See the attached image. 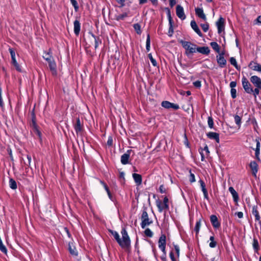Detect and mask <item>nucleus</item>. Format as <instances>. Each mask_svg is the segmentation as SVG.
<instances>
[{"instance_id": "680f3d73", "label": "nucleus", "mask_w": 261, "mask_h": 261, "mask_svg": "<svg viewBox=\"0 0 261 261\" xmlns=\"http://www.w3.org/2000/svg\"><path fill=\"white\" fill-rule=\"evenodd\" d=\"M202 192L203 193L204 198H205L206 199H208V193H207V190H203V191H202Z\"/></svg>"}, {"instance_id": "49530a36", "label": "nucleus", "mask_w": 261, "mask_h": 261, "mask_svg": "<svg viewBox=\"0 0 261 261\" xmlns=\"http://www.w3.org/2000/svg\"><path fill=\"white\" fill-rule=\"evenodd\" d=\"M168 198L167 197H165L164 198V201L163 204H164V207L166 210H168L169 208V205L168 204Z\"/></svg>"}, {"instance_id": "b1692460", "label": "nucleus", "mask_w": 261, "mask_h": 261, "mask_svg": "<svg viewBox=\"0 0 261 261\" xmlns=\"http://www.w3.org/2000/svg\"><path fill=\"white\" fill-rule=\"evenodd\" d=\"M43 58L47 62L53 60V58L51 55L50 52L44 51L43 55Z\"/></svg>"}, {"instance_id": "ea45409f", "label": "nucleus", "mask_w": 261, "mask_h": 261, "mask_svg": "<svg viewBox=\"0 0 261 261\" xmlns=\"http://www.w3.org/2000/svg\"><path fill=\"white\" fill-rule=\"evenodd\" d=\"M200 225H201L200 221H197V222L196 223V225L195 226V228H194V230L196 231V234H197L199 232Z\"/></svg>"}, {"instance_id": "9d476101", "label": "nucleus", "mask_w": 261, "mask_h": 261, "mask_svg": "<svg viewBox=\"0 0 261 261\" xmlns=\"http://www.w3.org/2000/svg\"><path fill=\"white\" fill-rule=\"evenodd\" d=\"M217 62L221 67L224 66L226 63V61L224 59V55L223 54H220L217 56Z\"/></svg>"}, {"instance_id": "1a4fd4ad", "label": "nucleus", "mask_w": 261, "mask_h": 261, "mask_svg": "<svg viewBox=\"0 0 261 261\" xmlns=\"http://www.w3.org/2000/svg\"><path fill=\"white\" fill-rule=\"evenodd\" d=\"M207 137L210 139L215 140L217 143H219V134L214 132H209L206 134Z\"/></svg>"}, {"instance_id": "864d4df0", "label": "nucleus", "mask_w": 261, "mask_h": 261, "mask_svg": "<svg viewBox=\"0 0 261 261\" xmlns=\"http://www.w3.org/2000/svg\"><path fill=\"white\" fill-rule=\"evenodd\" d=\"M199 182L200 184V186H201V189H202V191H203V190H206V188H205V184L204 182V181L202 180H199Z\"/></svg>"}, {"instance_id": "8fccbe9b", "label": "nucleus", "mask_w": 261, "mask_h": 261, "mask_svg": "<svg viewBox=\"0 0 261 261\" xmlns=\"http://www.w3.org/2000/svg\"><path fill=\"white\" fill-rule=\"evenodd\" d=\"M70 1L71 2V4L73 6L75 10L76 11H77V10L79 9V6H78L77 2L75 0H70Z\"/></svg>"}, {"instance_id": "2f4dec72", "label": "nucleus", "mask_w": 261, "mask_h": 261, "mask_svg": "<svg viewBox=\"0 0 261 261\" xmlns=\"http://www.w3.org/2000/svg\"><path fill=\"white\" fill-rule=\"evenodd\" d=\"M171 102L168 101H163L162 102V106L166 109L171 108Z\"/></svg>"}, {"instance_id": "e433bc0d", "label": "nucleus", "mask_w": 261, "mask_h": 261, "mask_svg": "<svg viewBox=\"0 0 261 261\" xmlns=\"http://www.w3.org/2000/svg\"><path fill=\"white\" fill-rule=\"evenodd\" d=\"M9 50L10 53L11 54L12 62L16 61L15 53L14 50L11 48H10Z\"/></svg>"}, {"instance_id": "473e14b6", "label": "nucleus", "mask_w": 261, "mask_h": 261, "mask_svg": "<svg viewBox=\"0 0 261 261\" xmlns=\"http://www.w3.org/2000/svg\"><path fill=\"white\" fill-rule=\"evenodd\" d=\"M234 120L237 125L238 126H240L241 124V118L239 116L236 115L234 116Z\"/></svg>"}, {"instance_id": "774afa93", "label": "nucleus", "mask_w": 261, "mask_h": 261, "mask_svg": "<svg viewBox=\"0 0 261 261\" xmlns=\"http://www.w3.org/2000/svg\"><path fill=\"white\" fill-rule=\"evenodd\" d=\"M161 259L163 261H166V254H164L161 256Z\"/></svg>"}, {"instance_id": "f8f14e48", "label": "nucleus", "mask_w": 261, "mask_h": 261, "mask_svg": "<svg viewBox=\"0 0 261 261\" xmlns=\"http://www.w3.org/2000/svg\"><path fill=\"white\" fill-rule=\"evenodd\" d=\"M195 13L200 18L204 20H205L206 19V16L203 12V10L202 8H195Z\"/></svg>"}, {"instance_id": "09e8293b", "label": "nucleus", "mask_w": 261, "mask_h": 261, "mask_svg": "<svg viewBox=\"0 0 261 261\" xmlns=\"http://www.w3.org/2000/svg\"><path fill=\"white\" fill-rule=\"evenodd\" d=\"M230 63L233 65L234 66H235L237 68V61H236V60L233 57H231L230 59Z\"/></svg>"}, {"instance_id": "412c9836", "label": "nucleus", "mask_w": 261, "mask_h": 261, "mask_svg": "<svg viewBox=\"0 0 261 261\" xmlns=\"http://www.w3.org/2000/svg\"><path fill=\"white\" fill-rule=\"evenodd\" d=\"M166 236L164 234H162L159 238V247L166 246Z\"/></svg>"}, {"instance_id": "338daca9", "label": "nucleus", "mask_w": 261, "mask_h": 261, "mask_svg": "<svg viewBox=\"0 0 261 261\" xmlns=\"http://www.w3.org/2000/svg\"><path fill=\"white\" fill-rule=\"evenodd\" d=\"M161 250L162 251L163 253L164 254H166V246H161V247H159Z\"/></svg>"}, {"instance_id": "5701e85b", "label": "nucleus", "mask_w": 261, "mask_h": 261, "mask_svg": "<svg viewBox=\"0 0 261 261\" xmlns=\"http://www.w3.org/2000/svg\"><path fill=\"white\" fill-rule=\"evenodd\" d=\"M48 65L50 70L52 71L53 73H55L56 72V64L54 59L48 62Z\"/></svg>"}, {"instance_id": "6ab92c4d", "label": "nucleus", "mask_w": 261, "mask_h": 261, "mask_svg": "<svg viewBox=\"0 0 261 261\" xmlns=\"http://www.w3.org/2000/svg\"><path fill=\"white\" fill-rule=\"evenodd\" d=\"M133 177L137 185H140L142 184V176L140 174L133 173Z\"/></svg>"}, {"instance_id": "f257e3e1", "label": "nucleus", "mask_w": 261, "mask_h": 261, "mask_svg": "<svg viewBox=\"0 0 261 261\" xmlns=\"http://www.w3.org/2000/svg\"><path fill=\"white\" fill-rule=\"evenodd\" d=\"M109 231L113 236L121 248L127 249L129 247L130 245V240L125 228H123L121 231L122 238V240L120 239L119 234L117 232L112 230H109Z\"/></svg>"}, {"instance_id": "9b49d317", "label": "nucleus", "mask_w": 261, "mask_h": 261, "mask_svg": "<svg viewBox=\"0 0 261 261\" xmlns=\"http://www.w3.org/2000/svg\"><path fill=\"white\" fill-rule=\"evenodd\" d=\"M210 49L208 47H196V52L200 53L203 55H208L210 53Z\"/></svg>"}, {"instance_id": "de8ad7c7", "label": "nucleus", "mask_w": 261, "mask_h": 261, "mask_svg": "<svg viewBox=\"0 0 261 261\" xmlns=\"http://www.w3.org/2000/svg\"><path fill=\"white\" fill-rule=\"evenodd\" d=\"M0 250H1L2 252H3V253H5V254H6V253H7V248H6V247L5 246V245L3 244H3H0Z\"/></svg>"}, {"instance_id": "c03bdc74", "label": "nucleus", "mask_w": 261, "mask_h": 261, "mask_svg": "<svg viewBox=\"0 0 261 261\" xmlns=\"http://www.w3.org/2000/svg\"><path fill=\"white\" fill-rule=\"evenodd\" d=\"M12 63L17 70H18L19 71H21L20 66L18 64V63L16 62V60L14 61H12Z\"/></svg>"}, {"instance_id": "603ef678", "label": "nucleus", "mask_w": 261, "mask_h": 261, "mask_svg": "<svg viewBox=\"0 0 261 261\" xmlns=\"http://www.w3.org/2000/svg\"><path fill=\"white\" fill-rule=\"evenodd\" d=\"M251 82H261L259 78L256 76H253L251 78Z\"/></svg>"}, {"instance_id": "f03ea898", "label": "nucleus", "mask_w": 261, "mask_h": 261, "mask_svg": "<svg viewBox=\"0 0 261 261\" xmlns=\"http://www.w3.org/2000/svg\"><path fill=\"white\" fill-rule=\"evenodd\" d=\"M182 47L186 50V54L188 56L196 53V48L197 45L189 41H186L182 40L179 41Z\"/></svg>"}, {"instance_id": "aec40b11", "label": "nucleus", "mask_w": 261, "mask_h": 261, "mask_svg": "<svg viewBox=\"0 0 261 261\" xmlns=\"http://www.w3.org/2000/svg\"><path fill=\"white\" fill-rule=\"evenodd\" d=\"M257 208V206H253L252 207V213L253 215L255 217V221L260 222V217L259 216V213Z\"/></svg>"}, {"instance_id": "6e6552de", "label": "nucleus", "mask_w": 261, "mask_h": 261, "mask_svg": "<svg viewBox=\"0 0 261 261\" xmlns=\"http://www.w3.org/2000/svg\"><path fill=\"white\" fill-rule=\"evenodd\" d=\"M249 67L250 69L261 72V65L254 61H251Z\"/></svg>"}, {"instance_id": "0e129e2a", "label": "nucleus", "mask_w": 261, "mask_h": 261, "mask_svg": "<svg viewBox=\"0 0 261 261\" xmlns=\"http://www.w3.org/2000/svg\"><path fill=\"white\" fill-rule=\"evenodd\" d=\"M170 257L172 261H176L175 258L174 257V253L172 251L170 253Z\"/></svg>"}, {"instance_id": "7ed1b4c3", "label": "nucleus", "mask_w": 261, "mask_h": 261, "mask_svg": "<svg viewBox=\"0 0 261 261\" xmlns=\"http://www.w3.org/2000/svg\"><path fill=\"white\" fill-rule=\"evenodd\" d=\"M141 219L142 220L141 225L142 228H145L147 226L149 225L152 223V221L149 219L148 214L146 212V208H144Z\"/></svg>"}, {"instance_id": "bb28decb", "label": "nucleus", "mask_w": 261, "mask_h": 261, "mask_svg": "<svg viewBox=\"0 0 261 261\" xmlns=\"http://www.w3.org/2000/svg\"><path fill=\"white\" fill-rule=\"evenodd\" d=\"M156 206L160 212H162L163 210L166 209L164 207V204L160 200H156Z\"/></svg>"}, {"instance_id": "dca6fc26", "label": "nucleus", "mask_w": 261, "mask_h": 261, "mask_svg": "<svg viewBox=\"0 0 261 261\" xmlns=\"http://www.w3.org/2000/svg\"><path fill=\"white\" fill-rule=\"evenodd\" d=\"M74 24V33L77 36L79 35L81 30V24L79 20H75L73 23Z\"/></svg>"}, {"instance_id": "7c9ffc66", "label": "nucleus", "mask_w": 261, "mask_h": 261, "mask_svg": "<svg viewBox=\"0 0 261 261\" xmlns=\"http://www.w3.org/2000/svg\"><path fill=\"white\" fill-rule=\"evenodd\" d=\"M134 28L138 34H140L141 33V26L139 23L134 24Z\"/></svg>"}, {"instance_id": "cd10ccee", "label": "nucleus", "mask_w": 261, "mask_h": 261, "mask_svg": "<svg viewBox=\"0 0 261 261\" xmlns=\"http://www.w3.org/2000/svg\"><path fill=\"white\" fill-rule=\"evenodd\" d=\"M9 186L10 187L13 189L15 190L17 189V184L15 180L13 178H10L9 180Z\"/></svg>"}, {"instance_id": "c9c22d12", "label": "nucleus", "mask_w": 261, "mask_h": 261, "mask_svg": "<svg viewBox=\"0 0 261 261\" xmlns=\"http://www.w3.org/2000/svg\"><path fill=\"white\" fill-rule=\"evenodd\" d=\"M144 233L146 236L150 238L153 236V233L149 228L146 229L144 231Z\"/></svg>"}, {"instance_id": "3c124183", "label": "nucleus", "mask_w": 261, "mask_h": 261, "mask_svg": "<svg viewBox=\"0 0 261 261\" xmlns=\"http://www.w3.org/2000/svg\"><path fill=\"white\" fill-rule=\"evenodd\" d=\"M159 191L161 193H166V190L163 185H161L160 186Z\"/></svg>"}, {"instance_id": "a19ab883", "label": "nucleus", "mask_w": 261, "mask_h": 261, "mask_svg": "<svg viewBox=\"0 0 261 261\" xmlns=\"http://www.w3.org/2000/svg\"><path fill=\"white\" fill-rule=\"evenodd\" d=\"M190 176H189V180L191 182H193L195 181V175L193 173L191 172V170H190Z\"/></svg>"}, {"instance_id": "58836bf2", "label": "nucleus", "mask_w": 261, "mask_h": 261, "mask_svg": "<svg viewBox=\"0 0 261 261\" xmlns=\"http://www.w3.org/2000/svg\"><path fill=\"white\" fill-rule=\"evenodd\" d=\"M208 125L211 128H212L214 126V122L213 119L212 117H208Z\"/></svg>"}, {"instance_id": "4468645a", "label": "nucleus", "mask_w": 261, "mask_h": 261, "mask_svg": "<svg viewBox=\"0 0 261 261\" xmlns=\"http://www.w3.org/2000/svg\"><path fill=\"white\" fill-rule=\"evenodd\" d=\"M243 88L245 91L249 94H252L253 92V88L252 87L250 83H242Z\"/></svg>"}, {"instance_id": "37998d69", "label": "nucleus", "mask_w": 261, "mask_h": 261, "mask_svg": "<svg viewBox=\"0 0 261 261\" xmlns=\"http://www.w3.org/2000/svg\"><path fill=\"white\" fill-rule=\"evenodd\" d=\"M119 177L120 178V181L122 183H124L125 181V178H124V173L123 172H120Z\"/></svg>"}, {"instance_id": "13d9d810", "label": "nucleus", "mask_w": 261, "mask_h": 261, "mask_svg": "<svg viewBox=\"0 0 261 261\" xmlns=\"http://www.w3.org/2000/svg\"><path fill=\"white\" fill-rule=\"evenodd\" d=\"M252 93L253 94L255 98H256V95L259 94L258 88L257 87V88H255L254 90H253V92Z\"/></svg>"}, {"instance_id": "20e7f679", "label": "nucleus", "mask_w": 261, "mask_h": 261, "mask_svg": "<svg viewBox=\"0 0 261 261\" xmlns=\"http://www.w3.org/2000/svg\"><path fill=\"white\" fill-rule=\"evenodd\" d=\"M176 13L177 16L181 20L186 18V15L184 13V8L180 5H178L176 6Z\"/></svg>"}, {"instance_id": "393cba45", "label": "nucleus", "mask_w": 261, "mask_h": 261, "mask_svg": "<svg viewBox=\"0 0 261 261\" xmlns=\"http://www.w3.org/2000/svg\"><path fill=\"white\" fill-rule=\"evenodd\" d=\"M252 246L255 252L257 253L259 249V247L258 241L255 237L253 238V240Z\"/></svg>"}, {"instance_id": "79ce46f5", "label": "nucleus", "mask_w": 261, "mask_h": 261, "mask_svg": "<svg viewBox=\"0 0 261 261\" xmlns=\"http://www.w3.org/2000/svg\"><path fill=\"white\" fill-rule=\"evenodd\" d=\"M201 27L204 32H206L208 30L209 25L207 23L201 24Z\"/></svg>"}, {"instance_id": "c85d7f7f", "label": "nucleus", "mask_w": 261, "mask_h": 261, "mask_svg": "<svg viewBox=\"0 0 261 261\" xmlns=\"http://www.w3.org/2000/svg\"><path fill=\"white\" fill-rule=\"evenodd\" d=\"M211 46L213 48L214 50H215L217 53L220 52V47L218 43L216 42H212L211 43Z\"/></svg>"}, {"instance_id": "39448f33", "label": "nucleus", "mask_w": 261, "mask_h": 261, "mask_svg": "<svg viewBox=\"0 0 261 261\" xmlns=\"http://www.w3.org/2000/svg\"><path fill=\"white\" fill-rule=\"evenodd\" d=\"M224 23L225 20L222 17H220L216 23V25L218 28V32L219 34L224 30Z\"/></svg>"}, {"instance_id": "bf43d9fd", "label": "nucleus", "mask_w": 261, "mask_h": 261, "mask_svg": "<svg viewBox=\"0 0 261 261\" xmlns=\"http://www.w3.org/2000/svg\"><path fill=\"white\" fill-rule=\"evenodd\" d=\"M236 215H237L239 218H242L243 217V213L241 212H238L236 213Z\"/></svg>"}, {"instance_id": "c756f323", "label": "nucleus", "mask_w": 261, "mask_h": 261, "mask_svg": "<svg viewBox=\"0 0 261 261\" xmlns=\"http://www.w3.org/2000/svg\"><path fill=\"white\" fill-rule=\"evenodd\" d=\"M150 36L149 34L147 36V39H146V48L147 51H149L150 50Z\"/></svg>"}, {"instance_id": "a878e982", "label": "nucleus", "mask_w": 261, "mask_h": 261, "mask_svg": "<svg viewBox=\"0 0 261 261\" xmlns=\"http://www.w3.org/2000/svg\"><path fill=\"white\" fill-rule=\"evenodd\" d=\"M92 36L94 39V42H95L94 47L95 48H97L98 47V46H99V45L100 44H101V40L100 39L99 37L96 36L93 34H92Z\"/></svg>"}, {"instance_id": "0eeeda50", "label": "nucleus", "mask_w": 261, "mask_h": 261, "mask_svg": "<svg viewBox=\"0 0 261 261\" xmlns=\"http://www.w3.org/2000/svg\"><path fill=\"white\" fill-rule=\"evenodd\" d=\"M75 130L77 134H80L83 129V123L81 122L79 117L76 118V122L74 125Z\"/></svg>"}, {"instance_id": "f704fd0d", "label": "nucleus", "mask_w": 261, "mask_h": 261, "mask_svg": "<svg viewBox=\"0 0 261 261\" xmlns=\"http://www.w3.org/2000/svg\"><path fill=\"white\" fill-rule=\"evenodd\" d=\"M148 58H149L150 62L152 63V65L154 66H156L157 65L156 61L153 58L152 55L151 54H148Z\"/></svg>"}, {"instance_id": "052dcab7", "label": "nucleus", "mask_w": 261, "mask_h": 261, "mask_svg": "<svg viewBox=\"0 0 261 261\" xmlns=\"http://www.w3.org/2000/svg\"><path fill=\"white\" fill-rule=\"evenodd\" d=\"M217 242H211L209 246L211 248H215L216 246Z\"/></svg>"}, {"instance_id": "e2e57ef3", "label": "nucleus", "mask_w": 261, "mask_h": 261, "mask_svg": "<svg viewBox=\"0 0 261 261\" xmlns=\"http://www.w3.org/2000/svg\"><path fill=\"white\" fill-rule=\"evenodd\" d=\"M174 248L177 253V256H178L179 255V248L177 245H174Z\"/></svg>"}, {"instance_id": "4d7b16f0", "label": "nucleus", "mask_w": 261, "mask_h": 261, "mask_svg": "<svg viewBox=\"0 0 261 261\" xmlns=\"http://www.w3.org/2000/svg\"><path fill=\"white\" fill-rule=\"evenodd\" d=\"M127 16L126 14L125 13V14H120V15H119L118 16H117V20H120V19H123L124 17H125L126 16Z\"/></svg>"}, {"instance_id": "2eb2a0df", "label": "nucleus", "mask_w": 261, "mask_h": 261, "mask_svg": "<svg viewBox=\"0 0 261 261\" xmlns=\"http://www.w3.org/2000/svg\"><path fill=\"white\" fill-rule=\"evenodd\" d=\"M191 26L194 31L199 36H202V34L197 26L196 22L194 20H192L191 22Z\"/></svg>"}, {"instance_id": "6e6d98bb", "label": "nucleus", "mask_w": 261, "mask_h": 261, "mask_svg": "<svg viewBox=\"0 0 261 261\" xmlns=\"http://www.w3.org/2000/svg\"><path fill=\"white\" fill-rule=\"evenodd\" d=\"M171 108H173L174 110H178L179 108V107L177 104L171 103Z\"/></svg>"}, {"instance_id": "ddd939ff", "label": "nucleus", "mask_w": 261, "mask_h": 261, "mask_svg": "<svg viewBox=\"0 0 261 261\" xmlns=\"http://www.w3.org/2000/svg\"><path fill=\"white\" fill-rule=\"evenodd\" d=\"M211 222L213 226L215 228H218L220 226V223L218 222V218L215 215H212L210 217Z\"/></svg>"}, {"instance_id": "69168bd1", "label": "nucleus", "mask_w": 261, "mask_h": 261, "mask_svg": "<svg viewBox=\"0 0 261 261\" xmlns=\"http://www.w3.org/2000/svg\"><path fill=\"white\" fill-rule=\"evenodd\" d=\"M170 5L171 7H173L176 4L175 0H169Z\"/></svg>"}, {"instance_id": "a211bd4d", "label": "nucleus", "mask_w": 261, "mask_h": 261, "mask_svg": "<svg viewBox=\"0 0 261 261\" xmlns=\"http://www.w3.org/2000/svg\"><path fill=\"white\" fill-rule=\"evenodd\" d=\"M250 167L251 169L252 173L256 176V174L258 171V165L255 161H252L250 164Z\"/></svg>"}, {"instance_id": "5fc2aeb1", "label": "nucleus", "mask_w": 261, "mask_h": 261, "mask_svg": "<svg viewBox=\"0 0 261 261\" xmlns=\"http://www.w3.org/2000/svg\"><path fill=\"white\" fill-rule=\"evenodd\" d=\"M107 145L111 146L113 145V139L111 137H109L107 141Z\"/></svg>"}, {"instance_id": "4c0bfd02", "label": "nucleus", "mask_w": 261, "mask_h": 261, "mask_svg": "<svg viewBox=\"0 0 261 261\" xmlns=\"http://www.w3.org/2000/svg\"><path fill=\"white\" fill-rule=\"evenodd\" d=\"M69 250L70 253L71 254L74 255H77V252L75 250V248L73 247L72 248V247L71 246L70 243H69Z\"/></svg>"}, {"instance_id": "423d86ee", "label": "nucleus", "mask_w": 261, "mask_h": 261, "mask_svg": "<svg viewBox=\"0 0 261 261\" xmlns=\"http://www.w3.org/2000/svg\"><path fill=\"white\" fill-rule=\"evenodd\" d=\"M132 151V150H128L126 153H124L121 156V162L123 165H126L128 164V160L130 156V154Z\"/></svg>"}, {"instance_id": "72a5a7b5", "label": "nucleus", "mask_w": 261, "mask_h": 261, "mask_svg": "<svg viewBox=\"0 0 261 261\" xmlns=\"http://www.w3.org/2000/svg\"><path fill=\"white\" fill-rule=\"evenodd\" d=\"M167 16L169 20V25H170V29L172 30V24H173V20L171 16L170 11L169 10L167 12Z\"/></svg>"}, {"instance_id": "f3484780", "label": "nucleus", "mask_w": 261, "mask_h": 261, "mask_svg": "<svg viewBox=\"0 0 261 261\" xmlns=\"http://www.w3.org/2000/svg\"><path fill=\"white\" fill-rule=\"evenodd\" d=\"M228 190L231 194L234 201L235 202H238V201L239 200V195H238V193L234 189V188L232 187H230L228 189Z\"/></svg>"}, {"instance_id": "a18cd8bd", "label": "nucleus", "mask_w": 261, "mask_h": 261, "mask_svg": "<svg viewBox=\"0 0 261 261\" xmlns=\"http://www.w3.org/2000/svg\"><path fill=\"white\" fill-rule=\"evenodd\" d=\"M231 96L232 98H235L237 97V90L234 88L231 89Z\"/></svg>"}, {"instance_id": "4be33fe9", "label": "nucleus", "mask_w": 261, "mask_h": 261, "mask_svg": "<svg viewBox=\"0 0 261 261\" xmlns=\"http://www.w3.org/2000/svg\"><path fill=\"white\" fill-rule=\"evenodd\" d=\"M256 148L255 150V155L256 159L258 161H259L260 159H259V151H260V143H259V141H258L257 140H256Z\"/></svg>"}]
</instances>
